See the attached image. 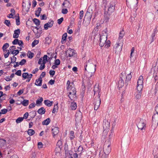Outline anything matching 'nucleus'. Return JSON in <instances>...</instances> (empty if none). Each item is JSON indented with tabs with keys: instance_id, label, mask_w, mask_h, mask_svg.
Segmentation results:
<instances>
[{
	"instance_id": "nucleus-58",
	"label": "nucleus",
	"mask_w": 158,
	"mask_h": 158,
	"mask_svg": "<svg viewBox=\"0 0 158 158\" xmlns=\"http://www.w3.org/2000/svg\"><path fill=\"white\" fill-rule=\"evenodd\" d=\"M60 64V60L59 59L56 60L54 62V64L56 65H58Z\"/></svg>"
},
{
	"instance_id": "nucleus-60",
	"label": "nucleus",
	"mask_w": 158,
	"mask_h": 158,
	"mask_svg": "<svg viewBox=\"0 0 158 158\" xmlns=\"http://www.w3.org/2000/svg\"><path fill=\"white\" fill-rule=\"evenodd\" d=\"M19 40L18 39H15L14 41L12 42V44H13L15 45L18 44L19 42Z\"/></svg>"
},
{
	"instance_id": "nucleus-14",
	"label": "nucleus",
	"mask_w": 158,
	"mask_h": 158,
	"mask_svg": "<svg viewBox=\"0 0 158 158\" xmlns=\"http://www.w3.org/2000/svg\"><path fill=\"white\" fill-rule=\"evenodd\" d=\"M76 92H68V96L69 98L71 100H73L75 98H76Z\"/></svg>"
},
{
	"instance_id": "nucleus-45",
	"label": "nucleus",
	"mask_w": 158,
	"mask_h": 158,
	"mask_svg": "<svg viewBox=\"0 0 158 158\" xmlns=\"http://www.w3.org/2000/svg\"><path fill=\"white\" fill-rule=\"evenodd\" d=\"M154 7L156 11L158 12V0L155 2Z\"/></svg>"
},
{
	"instance_id": "nucleus-19",
	"label": "nucleus",
	"mask_w": 158,
	"mask_h": 158,
	"mask_svg": "<svg viewBox=\"0 0 158 158\" xmlns=\"http://www.w3.org/2000/svg\"><path fill=\"white\" fill-rule=\"evenodd\" d=\"M92 14L91 13L87 11L86 13L84 18V20H85V19H87L89 21L90 20L92 17Z\"/></svg>"
},
{
	"instance_id": "nucleus-54",
	"label": "nucleus",
	"mask_w": 158,
	"mask_h": 158,
	"mask_svg": "<svg viewBox=\"0 0 158 158\" xmlns=\"http://www.w3.org/2000/svg\"><path fill=\"white\" fill-rule=\"evenodd\" d=\"M26 61L25 59H23L19 63V64H20V65H23L26 63Z\"/></svg>"
},
{
	"instance_id": "nucleus-64",
	"label": "nucleus",
	"mask_w": 158,
	"mask_h": 158,
	"mask_svg": "<svg viewBox=\"0 0 158 158\" xmlns=\"http://www.w3.org/2000/svg\"><path fill=\"white\" fill-rule=\"evenodd\" d=\"M38 145L39 148H41L43 147V144L41 142H39L38 143Z\"/></svg>"
},
{
	"instance_id": "nucleus-43",
	"label": "nucleus",
	"mask_w": 158,
	"mask_h": 158,
	"mask_svg": "<svg viewBox=\"0 0 158 158\" xmlns=\"http://www.w3.org/2000/svg\"><path fill=\"white\" fill-rule=\"evenodd\" d=\"M9 46V44L7 43H5L2 46V49L4 51Z\"/></svg>"
},
{
	"instance_id": "nucleus-33",
	"label": "nucleus",
	"mask_w": 158,
	"mask_h": 158,
	"mask_svg": "<svg viewBox=\"0 0 158 158\" xmlns=\"http://www.w3.org/2000/svg\"><path fill=\"white\" fill-rule=\"evenodd\" d=\"M41 9L40 7L38 8V9L35 11V15L37 17H39L40 15L41 12Z\"/></svg>"
},
{
	"instance_id": "nucleus-30",
	"label": "nucleus",
	"mask_w": 158,
	"mask_h": 158,
	"mask_svg": "<svg viewBox=\"0 0 158 158\" xmlns=\"http://www.w3.org/2000/svg\"><path fill=\"white\" fill-rule=\"evenodd\" d=\"M67 33H64L62 35V38L61 40V42L62 44L64 43L65 41L66 38H67Z\"/></svg>"
},
{
	"instance_id": "nucleus-26",
	"label": "nucleus",
	"mask_w": 158,
	"mask_h": 158,
	"mask_svg": "<svg viewBox=\"0 0 158 158\" xmlns=\"http://www.w3.org/2000/svg\"><path fill=\"white\" fill-rule=\"evenodd\" d=\"M127 4L129 6L133 5H136L137 3V0H135V1L133 2L131 1H128L126 0Z\"/></svg>"
},
{
	"instance_id": "nucleus-57",
	"label": "nucleus",
	"mask_w": 158,
	"mask_h": 158,
	"mask_svg": "<svg viewBox=\"0 0 158 158\" xmlns=\"http://www.w3.org/2000/svg\"><path fill=\"white\" fill-rule=\"evenodd\" d=\"M83 147L82 146H80L78 148L77 151L78 152H80V153H81L82 151H83Z\"/></svg>"
},
{
	"instance_id": "nucleus-10",
	"label": "nucleus",
	"mask_w": 158,
	"mask_h": 158,
	"mask_svg": "<svg viewBox=\"0 0 158 158\" xmlns=\"http://www.w3.org/2000/svg\"><path fill=\"white\" fill-rule=\"evenodd\" d=\"M23 3L22 5L23 10L24 11L28 12L31 5V2L29 0L28 1V3L27 4L24 3L23 2Z\"/></svg>"
},
{
	"instance_id": "nucleus-55",
	"label": "nucleus",
	"mask_w": 158,
	"mask_h": 158,
	"mask_svg": "<svg viewBox=\"0 0 158 158\" xmlns=\"http://www.w3.org/2000/svg\"><path fill=\"white\" fill-rule=\"evenodd\" d=\"M19 53V51L18 50H15L12 52L11 53L14 54V55H17Z\"/></svg>"
},
{
	"instance_id": "nucleus-11",
	"label": "nucleus",
	"mask_w": 158,
	"mask_h": 158,
	"mask_svg": "<svg viewBox=\"0 0 158 158\" xmlns=\"http://www.w3.org/2000/svg\"><path fill=\"white\" fill-rule=\"evenodd\" d=\"M145 121L143 119L140 120L137 125V127L139 129L142 130L145 129Z\"/></svg>"
},
{
	"instance_id": "nucleus-32",
	"label": "nucleus",
	"mask_w": 158,
	"mask_h": 158,
	"mask_svg": "<svg viewBox=\"0 0 158 158\" xmlns=\"http://www.w3.org/2000/svg\"><path fill=\"white\" fill-rule=\"evenodd\" d=\"M50 122V118H47L46 120H44L42 122V124L44 125H48Z\"/></svg>"
},
{
	"instance_id": "nucleus-51",
	"label": "nucleus",
	"mask_w": 158,
	"mask_h": 158,
	"mask_svg": "<svg viewBox=\"0 0 158 158\" xmlns=\"http://www.w3.org/2000/svg\"><path fill=\"white\" fill-rule=\"evenodd\" d=\"M11 60L10 63H14L15 62L16 60V58L15 56H13L12 57H11Z\"/></svg>"
},
{
	"instance_id": "nucleus-63",
	"label": "nucleus",
	"mask_w": 158,
	"mask_h": 158,
	"mask_svg": "<svg viewBox=\"0 0 158 158\" xmlns=\"http://www.w3.org/2000/svg\"><path fill=\"white\" fill-rule=\"evenodd\" d=\"M110 42L109 40H108L107 41H106V44H105V47L106 48H107L110 46Z\"/></svg>"
},
{
	"instance_id": "nucleus-39",
	"label": "nucleus",
	"mask_w": 158,
	"mask_h": 158,
	"mask_svg": "<svg viewBox=\"0 0 158 158\" xmlns=\"http://www.w3.org/2000/svg\"><path fill=\"white\" fill-rule=\"evenodd\" d=\"M124 32L123 30H122L120 32V33L119 34V39H122L123 36H124Z\"/></svg>"
},
{
	"instance_id": "nucleus-38",
	"label": "nucleus",
	"mask_w": 158,
	"mask_h": 158,
	"mask_svg": "<svg viewBox=\"0 0 158 158\" xmlns=\"http://www.w3.org/2000/svg\"><path fill=\"white\" fill-rule=\"evenodd\" d=\"M152 119L158 120V113H156V112L154 113V114L152 116Z\"/></svg>"
},
{
	"instance_id": "nucleus-47",
	"label": "nucleus",
	"mask_w": 158,
	"mask_h": 158,
	"mask_svg": "<svg viewBox=\"0 0 158 158\" xmlns=\"http://www.w3.org/2000/svg\"><path fill=\"white\" fill-rule=\"evenodd\" d=\"M23 120V117H19L17 118L16 120V122L17 123H20Z\"/></svg>"
},
{
	"instance_id": "nucleus-13",
	"label": "nucleus",
	"mask_w": 158,
	"mask_h": 158,
	"mask_svg": "<svg viewBox=\"0 0 158 158\" xmlns=\"http://www.w3.org/2000/svg\"><path fill=\"white\" fill-rule=\"evenodd\" d=\"M66 54L68 55L69 57H71L75 55L76 53L74 50L71 48H69L67 50Z\"/></svg>"
},
{
	"instance_id": "nucleus-7",
	"label": "nucleus",
	"mask_w": 158,
	"mask_h": 158,
	"mask_svg": "<svg viewBox=\"0 0 158 158\" xmlns=\"http://www.w3.org/2000/svg\"><path fill=\"white\" fill-rule=\"evenodd\" d=\"M67 89L68 92H76L75 86L73 82H71L69 81H68L67 82Z\"/></svg>"
},
{
	"instance_id": "nucleus-4",
	"label": "nucleus",
	"mask_w": 158,
	"mask_h": 158,
	"mask_svg": "<svg viewBox=\"0 0 158 158\" xmlns=\"http://www.w3.org/2000/svg\"><path fill=\"white\" fill-rule=\"evenodd\" d=\"M115 3L114 1L110 2L108 4L107 11L106 13L109 15H111L115 11Z\"/></svg>"
},
{
	"instance_id": "nucleus-61",
	"label": "nucleus",
	"mask_w": 158,
	"mask_h": 158,
	"mask_svg": "<svg viewBox=\"0 0 158 158\" xmlns=\"http://www.w3.org/2000/svg\"><path fill=\"white\" fill-rule=\"evenodd\" d=\"M63 19H64L63 17H61L60 19H59L57 20L58 23L59 24H60L62 23L63 21Z\"/></svg>"
},
{
	"instance_id": "nucleus-17",
	"label": "nucleus",
	"mask_w": 158,
	"mask_h": 158,
	"mask_svg": "<svg viewBox=\"0 0 158 158\" xmlns=\"http://www.w3.org/2000/svg\"><path fill=\"white\" fill-rule=\"evenodd\" d=\"M53 21H51L50 22H48L47 23L45 24L44 26V27L45 30H47L48 27H52L53 24Z\"/></svg>"
},
{
	"instance_id": "nucleus-8",
	"label": "nucleus",
	"mask_w": 158,
	"mask_h": 158,
	"mask_svg": "<svg viewBox=\"0 0 158 158\" xmlns=\"http://www.w3.org/2000/svg\"><path fill=\"white\" fill-rule=\"evenodd\" d=\"M100 94H99L97 97H96L94 101V110H97L98 108L101 104V100L100 98Z\"/></svg>"
},
{
	"instance_id": "nucleus-52",
	"label": "nucleus",
	"mask_w": 158,
	"mask_h": 158,
	"mask_svg": "<svg viewBox=\"0 0 158 158\" xmlns=\"http://www.w3.org/2000/svg\"><path fill=\"white\" fill-rule=\"evenodd\" d=\"M47 55H44L43 57V63L44 64H45L48 61L47 60Z\"/></svg>"
},
{
	"instance_id": "nucleus-40",
	"label": "nucleus",
	"mask_w": 158,
	"mask_h": 158,
	"mask_svg": "<svg viewBox=\"0 0 158 158\" xmlns=\"http://www.w3.org/2000/svg\"><path fill=\"white\" fill-rule=\"evenodd\" d=\"M29 103V101L27 100H24L23 102H22V104L24 106H27Z\"/></svg>"
},
{
	"instance_id": "nucleus-44",
	"label": "nucleus",
	"mask_w": 158,
	"mask_h": 158,
	"mask_svg": "<svg viewBox=\"0 0 158 158\" xmlns=\"http://www.w3.org/2000/svg\"><path fill=\"white\" fill-rule=\"evenodd\" d=\"M56 147L60 148H62V143L61 141L60 140H59L58 141L57 143L56 146Z\"/></svg>"
},
{
	"instance_id": "nucleus-41",
	"label": "nucleus",
	"mask_w": 158,
	"mask_h": 158,
	"mask_svg": "<svg viewBox=\"0 0 158 158\" xmlns=\"http://www.w3.org/2000/svg\"><path fill=\"white\" fill-rule=\"evenodd\" d=\"M75 137L73 131H71L70 133V138L71 140L73 139Z\"/></svg>"
},
{
	"instance_id": "nucleus-27",
	"label": "nucleus",
	"mask_w": 158,
	"mask_h": 158,
	"mask_svg": "<svg viewBox=\"0 0 158 158\" xmlns=\"http://www.w3.org/2000/svg\"><path fill=\"white\" fill-rule=\"evenodd\" d=\"M61 149L60 148L56 147L55 151V153L57 155H60V152L61 151Z\"/></svg>"
},
{
	"instance_id": "nucleus-20",
	"label": "nucleus",
	"mask_w": 158,
	"mask_h": 158,
	"mask_svg": "<svg viewBox=\"0 0 158 158\" xmlns=\"http://www.w3.org/2000/svg\"><path fill=\"white\" fill-rule=\"evenodd\" d=\"M20 34V30L19 29L16 30L14 31L13 37L14 38H17L19 37V35Z\"/></svg>"
},
{
	"instance_id": "nucleus-53",
	"label": "nucleus",
	"mask_w": 158,
	"mask_h": 158,
	"mask_svg": "<svg viewBox=\"0 0 158 158\" xmlns=\"http://www.w3.org/2000/svg\"><path fill=\"white\" fill-rule=\"evenodd\" d=\"M4 23L8 27H9L11 24L10 21L7 20H5Z\"/></svg>"
},
{
	"instance_id": "nucleus-35",
	"label": "nucleus",
	"mask_w": 158,
	"mask_h": 158,
	"mask_svg": "<svg viewBox=\"0 0 158 158\" xmlns=\"http://www.w3.org/2000/svg\"><path fill=\"white\" fill-rule=\"evenodd\" d=\"M70 107L72 110H75L77 107L76 103L74 102H72Z\"/></svg>"
},
{
	"instance_id": "nucleus-21",
	"label": "nucleus",
	"mask_w": 158,
	"mask_h": 158,
	"mask_svg": "<svg viewBox=\"0 0 158 158\" xmlns=\"http://www.w3.org/2000/svg\"><path fill=\"white\" fill-rule=\"evenodd\" d=\"M158 124V120H152V127L153 129H155L157 127Z\"/></svg>"
},
{
	"instance_id": "nucleus-48",
	"label": "nucleus",
	"mask_w": 158,
	"mask_h": 158,
	"mask_svg": "<svg viewBox=\"0 0 158 158\" xmlns=\"http://www.w3.org/2000/svg\"><path fill=\"white\" fill-rule=\"evenodd\" d=\"M34 56V53L32 52H31L30 51L28 52V54H27L28 57L31 59L33 58Z\"/></svg>"
},
{
	"instance_id": "nucleus-2",
	"label": "nucleus",
	"mask_w": 158,
	"mask_h": 158,
	"mask_svg": "<svg viewBox=\"0 0 158 158\" xmlns=\"http://www.w3.org/2000/svg\"><path fill=\"white\" fill-rule=\"evenodd\" d=\"M102 35L100 36L99 45L101 47H103L106 44L108 33L106 31H102Z\"/></svg>"
},
{
	"instance_id": "nucleus-24",
	"label": "nucleus",
	"mask_w": 158,
	"mask_h": 158,
	"mask_svg": "<svg viewBox=\"0 0 158 158\" xmlns=\"http://www.w3.org/2000/svg\"><path fill=\"white\" fill-rule=\"evenodd\" d=\"M94 95H95L96 93H98V96L99 95V94H99L100 91L99 89L98 85H95L94 89Z\"/></svg>"
},
{
	"instance_id": "nucleus-1",
	"label": "nucleus",
	"mask_w": 158,
	"mask_h": 158,
	"mask_svg": "<svg viewBox=\"0 0 158 158\" xmlns=\"http://www.w3.org/2000/svg\"><path fill=\"white\" fill-rule=\"evenodd\" d=\"M85 73L90 77L94 74L96 70V65L93 64L91 60H89L85 64Z\"/></svg>"
},
{
	"instance_id": "nucleus-59",
	"label": "nucleus",
	"mask_w": 158,
	"mask_h": 158,
	"mask_svg": "<svg viewBox=\"0 0 158 158\" xmlns=\"http://www.w3.org/2000/svg\"><path fill=\"white\" fill-rule=\"evenodd\" d=\"M7 110L6 109H3L1 110V112H0L2 114H5L7 112Z\"/></svg>"
},
{
	"instance_id": "nucleus-31",
	"label": "nucleus",
	"mask_w": 158,
	"mask_h": 158,
	"mask_svg": "<svg viewBox=\"0 0 158 158\" xmlns=\"http://www.w3.org/2000/svg\"><path fill=\"white\" fill-rule=\"evenodd\" d=\"M6 144V140L2 139H0V148L4 146Z\"/></svg>"
},
{
	"instance_id": "nucleus-18",
	"label": "nucleus",
	"mask_w": 158,
	"mask_h": 158,
	"mask_svg": "<svg viewBox=\"0 0 158 158\" xmlns=\"http://www.w3.org/2000/svg\"><path fill=\"white\" fill-rule=\"evenodd\" d=\"M52 131L53 134V136L54 137L59 132V128L58 127H54L52 129Z\"/></svg>"
},
{
	"instance_id": "nucleus-56",
	"label": "nucleus",
	"mask_w": 158,
	"mask_h": 158,
	"mask_svg": "<svg viewBox=\"0 0 158 158\" xmlns=\"http://www.w3.org/2000/svg\"><path fill=\"white\" fill-rule=\"evenodd\" d=\"M84 12L83 10H81L80 12L79 18L81 19L83 16Z\"/></svg>"
},
{
	"instance_id": "nucleus-9",
	"label": "nucleus",
	"mask_w": 158,
	"mask_h": 158,
	"mask_svg": "<svg viewBox=\"0 0 158 158\" xmlns=\"http://www.w3.org/2000/svg\"><path fill=\"white\" fill-rule=\"evenodd\" d=\"M110 123L106 119H105L103 121V128L104 129V131H108L110 128Z\"/></svg>"
},
{
	"instance_id": "nucleus-50",
	"label": "nucleus",
	"mask_w": 158,
	"mask_h": 158,
	"mask_svg": "<svg viewBox=\"0 0 158 158\" xmlns=\"http://www.w3.org/2000/svg\"><path fill=\"white\" fill-rule=\"evenodd\" d=\"M39 43V41L38 40H35L32 42L31 45L32 47L35 46L38 44Z\"/></svg>"
},
{
	"instance_id": "nucleus-62",
	"label": "nucleus",
	"mask_w": 158,
	"mask_h": 158,
	"mask_svg": "<svg viewBox=\"0 0 158 158\" xmlns=\"http://www.w3.org/2000/svg\"><path fill=\"white\" fill-rule=\"evenodd\" d=\"M35 106V103H33L31 104L29 106V109H31L34 107Z\"/></svg>"
},
{
	"instance_id": "nucleus-49",
	"label": "nucleus",
	"mask_w": 158,
	"mask_h": 158,
	"mask_svg": "<svg viewBox=\"0 0 158 158\" xmlns=\"http://www.w3.org/2000/svg\"><path fill=\"white\" fill-rule=\"evenodd\" d=\"M153 154L154 155V156L155 158H158V150L156 151H153Z\"/></svg>"
},
{
	"instance_id": "nucleus-6",
	"label": "nucleus",
	"mask_w": 158,
	"mask_h": 158,
	"mask_svg": "<svg viewBox=\"0 0 158 158\" xmlns=\"http://www.w3.org/2000/svg\"><path fill=\"white\" fill-rule=\"evenodd\" d=\"M143 77L142 76H140L139 77L137 81L136 87L138 91L141 92L143 88Z\"/></svg>"
},
{
	"instance_id": "nucleus-23",
	"label": "nucleus",
	"mask_w": 158,
	"mask_h": 158,
	"mask_svg": "<svg viewBox=\"0 0 158 158\" xmlns=\"http://www.w3.org/2000/svg\"><path fill=\"white\" fill-rule=\"evenodd\" d=\"M44 103L46 106L50 107L52 105L53 102L52 101H50L48 100H47L44 101Z\"/></svg>"
},
{
	"instance_id": "nucleus-37",
	"label": "nucleus",
	"mask_w": 158,
	"mask_h": 158,
	"mask_svg": "<svg viewBox=\"0 0 158 158\" xmlns=\"http://www.w3.org/2000/svg\"><path fill=\"white\" fill-rule=\"evenodd\" d=\"M33 21L36 26H38L40 25V21L39 19L35 18L33 19Z\"/></svg>"
},
{
	"instance_id": "nucleus-22",
	"label": "nucleus",
	"mask_w": 158,
	"mask_h": 158,
	"mask_svg": "<svg viewBox=\"0 0 158 158\" xmlns=\"http://www.w3.org/2000/svg\"><path fill=\"white\" fill-rule=\"evenodd\" d=\"M42 78L39 77L38 79L36 80L35 84L37 86H41L42 85Z\"/></svg>"
},
{
	"instance_id": "nucleus-34",
	"label": "nucleus",
	"mask_w": 158,
	"mask_h": 158,
	"mask_svg": "<svg viewBox=\"0 0 158 158\" xmlns=\"http://www.w3.org/2000/svg\"><path fill=\"white\" fill-rule=\"evenodd\" d=\"M30 75H32L31 74H29L27 73H24L22 74V77L24 79H25L27 78L28 77H29Z\"/></svg>"
},
{
	"instance_id": "nucleus-29",
	"label": "nucleus",
	"mask_w": 158,
	"mask_h": 158,
	"mask_svg": "<svg viewBox=\"0 0 158 158\" xmlns=\"http://www.w3.org/2000/svg\"><path fill=\"white\" fill-rule=\"evenodd\" d=\"M104 14H105V21L106 22H108L110 19V16L111 15H109L107 13L106 11L104 12Z\"/></svg>"
},
{
	"instance_id": "nucleus-15",
	"label": "nucleus",
	"mask_w": 158,
	"mask_h": 158,
	"mask_svg": "<svg viewBox=\"0 0 158 158\" xmlns=\"http://www.w3.org/2000/svg\"><path fill=\"white\" fill-rule=\"evenodd\" d=\"M75 120L76 121H80L82 118V113L80 111H78L76 114Z\"/></svg>"
},
{
	"instance_id": "nucleus-46",
	"label": "nucleus",
	"mask_w": 158,
	"mask_h": 158,
	"mask_svg": "<svg viewBox=\"0 0 158 158\" xmlns=\"http://www.w3.org/2000/svg\"><path fill=\"white\" fill-rule=\"evenodd\" d=\"M46 43V44H49L51 43V38L48 37H46L45 38Z\"/></svg>"
},
{
	"instance_id": "nucleus-25",
	"label": "nucleus",
	"mask_w": 158,
	"mask_h": 158,
	"mask_svg": "<svg viewBox=\"0 0 158 158\" xmlns=\"http://www.w3.org/2000/svg\"><path fill=\"white\" fill-rule=\"evenodd\" d=\"M45 112V109L43 107H42L39 109L37 111L38 113L39 114L41 115L44 114Z\"/></svg>"
},
{
	"instance_id": "nucleus-16",
	"label": "nucleus",
	"mask_w": 158,
	"mask_h": 158,
	"mask_svg": "<svg viewBox=\"0 0 158 158\" xmlns=\"http://www.w3.org/2000/svg\"><path fill=\"white\" fill-rule=\"evenodd\" d=\"M131 73L132 72H131L129 74H128L125 77V79L126 78V80L125 84L126 86L128 85V82L129 81L132 77V75H131Z\"/></svg>"
},
{
	"instance_id": "nucleus-42",
	"label": "nucleus",
	"mask_w": 158,
	"mask_h": 158,
	"mask_svg": "<svg viewBox=\"0 0 158 158\" xmlns=\"http://www.w3.org/2000/svg\"><path fill=\"white\" fill-rule=\"evenodd\" d=\"M43 100V98L42 97L40 98L39 99H38L36 101V104L37 105L40 104L42 103Z\"/></svg>"
},
{
	"instance_id": "nucleus-3",
	"label": "nucleus",
	"mask_w": 158,
	"mask_h": 158,
	"mask_svg": "<svg viewBox=\"0 0 158 158\" xmlns=\"http://www.w3.org/2000/svg\"><path fill=\"white\" fill-rule=\"evenodd\" d=\"M111 144V141L110 140L105 142L103 150L104 153L106 155L109 154L111 152V149L110 147Z\"/></svg>"
},
{
	"instance_id": "nucleus-36",
	"label": "nucleus",
	"mask_w": 158,
	"mask_h": 158,
	"mask_svg": "<svg viewBox=\"0 0 158 158\" xmlns=\"http://www.w3.org/2000/svg\"><path fill=\"white\" fill-rule=\"evenodd\" d=\"M35 131L32 129H28L27 133L30 136H32L35 133Z\"/></svg>"
},
{
	"instance_id": "nucleus-28",
	"label": "nucleus",
	"mask_w": 158,
	"mask_h": 158,
	"mask_svg": "<svg viewBox=\"0 0 158 158\" xmlns=\"http://www.w3.org/2000/svg\"><path fill=\"white\" fill-rule=\"evenodd\" d=\"M141 92L137 91L135 93V95L136 98L139 99L141 98Z\"/></svg>"
},
{
	"instance_id": "nucleus-12",
	"label": "nucleus",
	"mask_w": 158,
	"mask_h": 158,
	"mask_svg": "<svg viewBox=\"0 0 158 158\" xmlns=\"http://www.w3.org/2000/svg\"><path fill=\"white\" fill-rule=\"evenodd\" d=\"M114 49H115L116 53L119 52L122 50V46L120 45L119 43H117L114 45Z\"/></svg>"
},
{
	"instance_id": "nucleus-5",
	"label": "nucleus",
	"mask_w": 158,
	"mask_h": 158,
	"mask_svg": "<svg viewBox=\"0 0 158 158\" xmlns=\"http://www.w3.org/2000/svg\"><path fill=\"white\" fill-rule=\"evenodd\" d=\"M126 76V73L125 72H123L121 74L118 83V87L119 88L122 87L124 85V80L125 79Z\"/></svg>"
}]
</instances>
